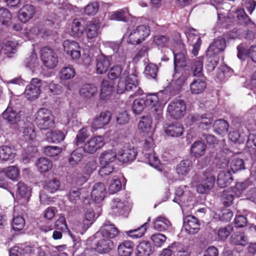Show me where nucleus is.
I'll use <instances>...</instances> for the list:
<instances>
[{
  "mask_svg": "<svg viewBox=\"0 0 256 256\" xmlns=\"http://www.w3.org/2000/svg\"><path fill=\"white\" fill-rule=\"evenodd\" d=\"M144 108H148L150 113L156 120H161L162 118V106L156 94H148L145 98L134 100L132 106V110L136 115L141 114Z\"/></svg>",
  "mask_w": 256,
  "mask_h": 256,
  "instance_id": "1",
  "label": "nucleus"
},
{
  "mask_svg": "<svg viewBox=\"0 0 256 256\" xmlns=\"http://www.w3.org/2000/svg\"><path fill=\"white\" fill-rule=\"evenodd\" d=\"M226 47V40L222 38L214 39L210 44L205 56V67L208 72H211L214 70L219 62V54L224 51Z\"/></svg>",
  "mask_w": 256,
  "mask_h": 256,
  "instance_id": "2",
  "label": "nucleus"
},
{
  "mask_svg": "<svg viewBox=\"0 0 256 256\" xmlns=\"http://www.w3.org/2000/svg\"><path fill=\"white\" fill-rule=\"evenodd\" d=\"M203 65V62L200 60H190L188 64L182 66L178 70H174V76L176 74H180L179 78L185 82L190 76L201 77L204 75Z\"/></svg>",
  "mask_w": 256,
  "mask_h": 256,
  "instance_id": "3",
  "label": "nucleus"
},
{
  "mask_svg": "<svg viewBox=\"0 0 256 256\" xmlns=\"http://www.w3.org/2000/svg\"><path fill=\"white\" fill-rule=\"evenodd\" d=\"M34 122L42 130H46L55 126L54 117L52 112L46 108H40L34 114Z\"/></svg>",
  "mask_w": 256,
  "mask_h": 256,
  "instance_id": "4",
  "label": "nucleus"
},
{
  "mask_svg": "<svg viewBox=\"0 0 256 256\" xmlns=\"http://www.w3.org/2000/svg\"><path fill=\"white\" fill-rule=\"evenodd\" d=\"M236 22L238 24L247 27L248 29L245 32V38L248 40H252L255 37V32L252 29L256 28V26L243 8H240L236 12Z\"/></svg>",
  "mask_w": 256,
  "mask_h": 256,
  "instance_id": "5",
  "label": "nucleus"
},
{
  "mask_svg": "<svg viewBox=\"0 0 256 256\" xmlns=\"http://www.w3.org/2000/svg\"><path fill=\"white\" fill-rule=\"evenodd\" d=\"M17 128L23 134L19 141L21 147L25 148V145H33L36 134L32 128V124L29 122L28 118L22 121V125H18Z\"/></svg>",
  "mask_w": 256,
  "mask_h": 256,
  "instance_id": "6",
  "label": "nucleus"
},
{
  "mask_svg": "<svg viewBox=\"0 0 256 256\" xmlns=\"http://www.w3.org/2000/svg\"><path fill=\"white\" fill-rule=\"evenodd\" d=\"M172 51L174 54V70H178L179 68L188 64L186 58V50L181 40H177L174 46V50Z\"/></svg>",
  "mask_w": 256,
  "mask_h": 256,
  "instance_id": "7",
  "label": "nucleus"
},
{
  "mask_svg": "<svg viewBox=\"0 0 256 256\" xmlns=\"http://www.w3.org/2000/svg\"><path fill=\"white\" fill-rule=\"evenodd\" d=\"M150 26L140 25L132 30L128 36L127 42L131 44H139L150 34Z\"/></svg>",
  "mask_w": 256,
  "mask_h": 256,
  "instance_id": "8",
  "label": "nucleus"
},
{
  "mask_svg": "<svg viewBox=\"0 0 256 256\" xmlns=\"http://www.w3.org/2000/svg\"><path fill=\"white\" fill-rule=\"evenodd\" d=\"M40 58L44 66L52 69L56 66L58 64L57 53L50 47L45 46L40 50Z\"/></svg>",
  "mask_w": 256,
  "mask_h": 256,
  "instance_id": "9",
  "label": "nucleus"
},
{
  "mask_svg": "<svg viewBox=\"0 0 256 256\" xmlns=\"http://www.w3.org/2000/svg\"><path fill=\"white\" fill-rule=\"evenodd\" d=\"M2 116L8 123L16 124V126L19 124L22 125V121L30 118L24 112L21 110L17 112L10 106H8L2 114Z\"/></svg>",
  "mask_w": 256,
  "mask_h": 256,
  "instance_id": "10",
  "label": "nucleus"
},
{
  "mask_svg": "<svg viewBox=\"0 0 256 256\" xmlns=\"http://www.w3.org/2000/svg\"><path fill=\"white\" fill-rule=\"evenodd\" d=\"M138 86V82L136 74H130L126 78L120 77L117 85V92L122 94L126 92L136 89Z\"/></svg>",
  "mask_w": 256,
  "mask_h": 256,
  "instance_id": "11",
  "label": "nucleus"
},
{
  "mask_svg": "<svg viewBox=\"0 0 256 256\" xmlns=\"http://www.w3.org/2000/svg\"><path fill=\"white\" fill-rule=\"evenodd\" d=\"M230 130L228 134L229 140L235 144H242L245 142L246 137L249 133V130L242 123L240 122L238 125Z\"/></svg>",
  "mask_w": 256,
  "mask_h": 256,
  "instance_id": "12",
  "label": "nucleus"
},
{
  "mask_svg": "<svg viewBox=\"0 0 256 256\" xmlns=\"http://www.w3.org/2000/svg\"><path fill=\"white\" fill-rule=\"evenodd\" d=\"M216 178L209 170L202 172L201 182L196 188L197 192L200 194H207L213 188Z\"/></svg>",
  "mask_w": 256,
  "mask_h": 256,
  "instance_id": "13",
  "label": "nucleus"
},
{
  "mask_svg": "<svg viewBox=\"0 0 256 256\" xmlns=\"http://www.w3.org/2000/svg\"><path fill=\"white\" fill-rule=\"evenodd\" d=\"M54 228L57 230L68 233L73 242L72 246L75 250H78L81 246L80 237L78 235L74 234L68 229L66 218L64 216H60L59 218L56 221Z\"/></svg>",
  "mask_w": 256,
  "mask_h": 256,
  "instance_id": "14",
  "label": "nucleus"
},
{
  "mask_svg": "<svg viewBox=\"0 0 256 256\" xmlns=\"http://www.w3.org/2000/svg\"><path fill=\"white\" fill-rule=\"evenodd\" d=\"M167 111L172 118L180 119L185 114L186 103L184 100L180 99L172 101L168 106Z\"/></svg>",
  "mask_w": 256,
  "mask_h": 256,
  "instance_id": "15",
  "label": "nucleus"
},
{
  "mask_svg": "<svg viewBox=\"0 0 256 256\" xmlns=\"http://www.w3.org/2000/svg\"><path fill=\"white\" fill-rule=\"evenodd\" d=\"M132 206L128 201H122L117 198L112 200V209L116 216H122L126 218L131 210Z\"/></svg>",
  "mask_w": 256,
  "mask_h": 256,
  "instance_id": "16",
  "label": "nucleus"
},
{
  "mask_svg": "<svg viewBox=\"0 0 256 256\" xmlns=\"http://www.w3.org/2000/svg\"><path fill=\"white\" fill-rule=\"evenodd\" d=\"M64 52L73 60H78L81 56V48L79 44L72 40H65L62 44Z\"/></svg>",
  "mask_w": 256,
  "mask_h": 256,
  "instance_id": "17",
  "label": "nucleus"
},
{
  "mask_svg": "<svg viewBox=\"0 0 256 256\" xmlns=\"http://www.w3.org/2000/svg\"><path fill=\"white\" fill-rule=\"evenodd\" d=\"M105 144L104 138L98 136L90 138L82 146V150L89 154H93L101 148Z\"/></svg>",
  "mask_w": 256,
  "mask_h": 256,
  "instance_id": "18",
  "label": "nucleus"
},
{
  "mask_svg": "<svg viewBox=\"0 0 256 256\" xmlns=\"http://www.w3.org/2000/svg\"><path fill=\"white\" fill-rule=\"evenodd\" d=\"M105 144L104 138L98 136L90 138L82 146V150L89 154H93L101 148Z\"/></svg>",
  "mask_w": 256,
  "mask_h": 256,
  "instance_id": "19",
  "label": "nucleus"
},
{
  "mask_svg": "<svg viewBox=\"0 0 256 256\" xmlns=\"http://www.w3.org/2000/svg\"><path fill=\"white\" fill-rule=\"evenodd\" d=\"M185 82L178 77L176 80H172L171 83L166 86L164 90L156 93V95L162 94L165 95V98L167 96H174L179 94L181 91Z\"/></svg>",
  "mask_w": 256,
  "mask_h": 256,
  "instance_id": "20",
  "label": "nucleus"
},
{
  "mask_svg": "<svg viewBox=\"0 0 256 256\" xmlns=\"http://www.w3.org/2000/svg\"><path fill=\"white\" fill-rule=\"evenodd\" d=\"M137 154V150L134 147L124 146L118 153V161L122 163H130L136 158Z\"/></svg>",
  "mask_w": 256,
  "mask_h": 256,
  "instance_id": "21",
  "label": "nucleus"
},
{
  "mask_svg": "<svg viewBox=\"0 0 256 256\" xmlns=\"http://www.w3.org/2000/svg\"><path fill=\"white\" fill-rule=\"evenodd\" d=\"M118 234V228L115 226L114 224L108 221L104 224L94 236H97L101 234L104 238L111 240L116 237Z\"/></svg>",
  "mask_w": 256,
  "mask_h": 256,
  "instance_id": "22",
  "label": "nucleus"
},
{
  "mask_svg": "<svg viewBox=\"0 0 256 256\" xmlns=\"http://www.w3.org/2000/svg\"><path fill=\"white\" fill-rule=\"evenodd\" d=\"M200 222L194 216L188 215L183 219L182 227L189 234H194L200 230Z\"/></svg>",
  "mask_w": 256,
  "mask_h": 256,
  "instance_id": "23",
  "label": "nucleus"
},
{
  "mask_svg": "<svg viewBox=\"0 0 256 256\" xmlns=\"http://www.w3.org/2000/svg\"><path fill=\"white\" fill-rule=\"evenodd\" d=\"M110 58L101 53L98 54L96 58V70L98 74H105L109 69L110 66Z\"/></svg>",
  "mask_w": 256,
  "mask_h": 256,
  "instance_id": "24",
  "label": "nucleus"
},
{
  "mask_svg": "<svg viewBox=\"0 0 256 256\" xmlns=\"http://www.w3.org/2000/svg\"><path fill=\"white\" fill-rule=\"evenodd\" d=\"M100 24L98 20L94 19L86 22L84 32H85L88 40H92L97 37L100 33Z\"/></svg>",
  "mask_w": 256,
  "mask_h": 256,
  "instance_id": "25",
  "label": "nucleus"
},
{
  "mask_svg": "<svg viewBox=\"0 0 256 256\" xmlns=\"http://www.w3.org/2000/svg\"><path fill=\"white\" fill-rule=\"evenodd\" d=\"M155 251V246L152 242L142 240L136 246V256H150Z\"/></svg>",
  "mask_w": 256,
  "mask_h": 256,
  "instance_id": "26",
  "label": "nucleus"
},
{
  "mask_svg": "<svg viewBox=\"0 0 256 256\" xmlns=\"http://www.w3.org/2000/svg\"><path fill=\"white\" fill-rule=\"evenodd\" d=\"M118 153L114 150H108L103 152L99 156L100 164L114 165L118 159Z\"/></svg>",
  "mask_w": 256,
  "mask_h": 256,
  "instance_id": "27",
  "label": "nucleus"
},
{
  "mask_svg": "<svg viewBox=\"0 0 256 256\" xmlns=\"http://www.w3.org/2000/svg\"><path fill=\"white\" fill-rule=\"evenodd\" d=\"M94 252H96L100 254H108L114 247L113 242L110 239L102 238L99 240L94 244Z\"/></svg>",
  "mask_w": 256,
  "mask_h": 256,
  "instance_id": "28",
  "label": "nucleus"
},
{
  "mask_svg": "<svg viewBox=\"0 0 256 256\" xmlns=\"http://www.w3.org/2000/svg\"><path fill=\"white\" fill-rule=\"evenodd\" d=\"M106 194V188L104 184L101 182L96 183L91 192V196L93 200L99 204L102 202Z\"/></svg>",
  "mask_w": 256,
  "mask_h": 256,
  "instance_id": "29",
  "label": "nucleus"
},
{
  "mask_svg": "<svg viewBox=\"0 0 256 256\" xmlns=\"http://www.w3.org/2000/svg\"><path fill=\"white\" fill-rule=\"evenodd\" d=\"M164 128L166 134L171 137H178L184 132L182 125L178 122L165 124Z\"/></svg>",
  "mask_w": 256,
  "mask_h": 256,
  "instance_id": "30",
  "label": "nucleus"
},
{
  "mask_svg": "<svg viewBox=\"0 0 256 256\" xmlns=\"http://www.w3.org/2000/svg\"><path fill=\"white\" fill-rule=\"evenodd\" d=\"M35 12L34 7L30 4H27L20 10L18 17L22 22L26 23L33 17Z\"/></svg>",
  "mask_w": 256,
  "mask_h": 256,
  "instance_id": "31",
  "label": "nucleus"
},
{
  "mask_svg": "<svg viewBox=\"0 0 256 256\" xmlns=\"http://www.w3.org/2000/svg\"><path fill=\"white\" fill-rule=\"evenodd\" d=\"M206 148V146L203 140H196L190 146V153L192 156L199 158L205 154Z\"/></svg>",
  "mask_w": 256,
  "mask_h": 256,
  "instance_id": "32",
  "label": "nucleus"
},
{
  "mask_svg": "<svg viewBox=\"0 0 256 256\" xmlns=\"http://www.w3.org/2000/svg\"><path fill=\"white\" fill-rule=\"evenodd\" d=\"M16 150L12 145H2L0 146V160H12L15 157Z\"/></svg>",
  "mask_w": 256,
  "mask_h": 256,
  "instance_id": "33",
  "label": "nucleus"
},
{
  "mask_svg": "<svg viewBox=\"0 0 256 256\" xmlns=\"http://www.w3.org/2000/svg\"><path fill=\"white\" fill-rule=\"evenodd\" d=\"M114 88V84L112 82L106 80H102L101 83L100 98L104 100H108Z\"/></svg>",
  "mask_w": 256,
  "mask_h": 256,
  "instance_id": "34",
  "label": "nucleus"
},
{
  "mask_svg": "<svg viewBox=\"0 0 256 256\" xmlns=\"http://www.w3.org/2000/svg\"><path fill=\"white\" fill-rule=\"evenodd\" d=\"M150 218H149L148 220V221L141 225L140 226H138L136 228L126 231L125 232L126 234L128 236L134 239L142 238L144 235L146 229L148 228L149 225L148 222L150 221Z\"/></svg>",
  "mask_w": 256,
  "mask_h": 256,
  "instance_id": "35",
  "label": "nucleus"
},
{
  "mask_svg": "<svg viewBox=\"0 0 256 256\" xmlns=\"http://www.w3.org/2000/svg\"><path fill=\"white\" fill-rule=\"evenodd\" d=\"M25 146V148L22 147L23 148V152L21 162L26 164L29 163L30 160L35 156L38 152V148L34 145Z\"/></svg>",
  "mask_w": 256,
  "mask_h": 256,
  "instance_id": "36",
  "label": "nucleus"
},
{
  "mask_svg": "<svg viewBox=\"0 0 256 256\" xmlns=\"http://www.w3.org/2000/svg\"><path fill=\"white\" fill-rule=\"evenodd\" d=\"M206 86L204 78L194 79L190 84V90L193 94H200L204 92Z\"/></svg>",
  "mask_w": 256,
  "mask_h": 256,
  "instance_id": "37",
  "label": "nucleus"
},
{
  "mask_svg": "<svg viewBox=\"0 0 256 256\" xmlns=\"http://www.w3.org/2000/svg\"><path fill=\"white\" fill-rule=\"evenodd\" d=\"M192 168V162L190 159L182 160L176 167V172L179 176L187 175Z\"/></svg>",
  "mask_w": 256,
  "mask_h": 256,
  "instance_id": "38",
  "label": "nucleus"
},
{
  "mask_svg": "<svg viewBox=\"0 0 256 256\" xmlns=\"http://www.w3.org/2000/svg\"><path fill=\"white\" fill-rule=\"evenodd\" d=\"M233 180V177L230 171H222L218 174L217 184L220 188H223L229 185Z\"/></svg>",
  "mask_w": 256,
  "mask_h": 256,
  "instance_id": "39",
  "label": "nucleus"
},
{
  "mask_svg": "<svg viewBox=\"0 0 256 256\" xmlns=\"http://www.w3.org/2000/svg\"><path fill=\"white\" fill-rule=\"evenodd\" d=\"M83 18H75L73 20L71 32L74 36L80 37L84 33L85 26Z\"/></svg>",
  "mask_w": 256,
  "mask_h": 256,
  "instance_id": "40",
  "label": "nucleus"
},
{
  "mask_svg": "<svg viewBox=\"0 0 256 256\" xmlns=\"http://www.w3.org/2000/svg\"><path fill=\"white\" fill-rule=\"evenodd\" d=\"M66 133L60 130H54L48 132L46 134V140L49 142L58 144L63 141Z\"/></svg>",
  "mask_w": 256,
  "mask_h": 256,
  "instance_id": "41",
  "label": "nucleus"
},
{
  "mask_svg": "<svg viewBox=\"0 0 256 256\" xmlns=\"http://www.w3.org/2000/svg\"><path fill=\"white\" fill-rule=\"evenodd\" d=\"M246 146L252 157L256 160V134H248Z\"/></svg>",
  "mask_w": 256,
  "mask_h": 256,
  "instance_id": "42",
  "label": "nucleus"
},
{
  "mask_svg": "<svg viewBox=\"0 0 256 256\" xmlns=\"http://www.w3.org/2000/svg\"><path fill=\"white\" fill-rule=\"evenodd\" d=\"M134 244L130 240H125L120 244L118 252L120 256H130L134 250Z\"/></svg>",
  "mask_w": 256,
  "mask_h": 256,
  "instance_id": "43",
  "label": "nucleus"
},
{
  "mask_svg": "<svg viewBox=\"0 0 256 256\" xmlns=\"http://www.w3.org/2000/svg\"><path fill=\"white\" fill-rule=\"evenodd\" d=\"M16 195L28 202L31 196L30 188L24 182H20L17 184Z\"/></svg>",
  "mask_w": 256,
  "mask_h": 256,
  "instance_id": "44",
  "label": "nucleus"
},
{
  "mask_svg": "<svg viewBox=\"0 0 256 256\" xmlns=\"http://www.w3.org/2000/svg\"><path fill=\"white\" fill-rule=\"evenodd\" d=\"M236 194L232 188L224 190L220 194L221 202L225 206H230L232 204Z\"/></svg>",
  "mask_w": 256,
  "mask_h": 256,
  "instance_id": "45",
  "label": "nucleus"
},
{
  "mask_svg": "<svg viewBox=\"0 0 256 256\" xmlns=\"http://www.w3.org/2000/svg\"><path fill=\"white\" fill-rule=\"evenodd\" d=\"M36 166L38 171L42 174L48 172L52 169V162L47 158H40L37 160Z\"/></svg>",
  "mask_w": 256,
  "mask_h": 256,
  "instance_id": "46",
  "label": "nucleus"
},
{
  "mask_svg": "<svg viewBox=\"0 0 256 256\" xmlns=\"http://www.w3.org/2000/svg\"><path fill=\"white\" fill-rule=\"evenodd\" d=\"M230 242L236 246H244L248 244V239L244 232H235L230 236Z\"/></svg>",
  "mask_w": 256,
  "mask_h": 256,
  "instance_id": "47",
  "label": "nucleus"
},
{
  "mask_svg": "<svg viewBox=\"0 0 256 256\" xmlns=\"http://www.w3.org/2000/svg\"><path fill=\"white\" fill-rule=\"evenodd\" d=\"M32 247L27 245L15 246L10 250V256H25L32 252Z\"/></svg>",
  "mask_w": 256,
  "mask_h": 256,
  "instance_id": "48",
  "label": "nucleus"
},
{
  "mask_svg": "<svg viewBox=\"0 0 256 256\" xmlns=\"http://www.w3.org/2000/svg\"><path fill=\"white\" fill-rule=\"evenodd\" d=\"M152 117L148 115L143 116L141 117L138 124V128L144 133H149L152 129Z\"/></svg>",
  "mask_w": 256,
  "mask_h": 256,
  "instance_id": "49",
  "label": "nucleus"
},
{
  "mask_svg": "<svg viewBox=\"0 0 256 256\" xmlns=\"http://www.w3.org/2000/svg\"><path fill=\"white\" fill-rule=\"evenodd\" d=\"M12 16L6 8H0V22L6 28H8L12 24Z\"/></svg>",
  "mask_w": 256,
  "mask_h": 256,
  "instance_id": "50",
  "label": "nucleus"
},
{
  "mask_svg": "<svg viewBox=\"0 0 256 256\" xmlns=\"http://www.w3.org/2000/svg\"><path fill=\"white\" fill-rule=\"evenodd\" d=\"M82 146L78 147L70 154L68 161L69 164L74 166L77 165L83 158Z\"/></svg>",
  "mask_w": 256,
  "mask_h": 256,
  "instance_id": "51",
  "label": "nucleus"
},
{
  "mask_svg": "<svg viewBox=\"0 0 256 256\" xmlns=\"http://www.w3.org/2000/svg\"><path fill=\"white\" fill-rule=\"evenodd\" d=\"M233 216L232 212L230 209H223L216 212L214 216V218L222 222H229Z\"/></svg>",
  "mask_w": 256,
  "mask_h": 256,
  "instance_id": "52",
  "label": "nucleus"
},
{
  "mask_svg": "<svg viewBox=\"0 0 256 256\" xmlns=\"http://www.w3.org/2000/svg\"><path fill=\"white\" fill-rule=\"evenodd\" d=\"M25 224L26 221L23 216L14 214L11 222V226L12 230L18 232H20L24 228Z\"/></svg>",
  "mask_w": 256,
  "mask_h": 256,
  "instance_id": "53",
  "label": "nucleus"
},
{
  "mask_svg": "<svg viewBox=\"0 0 256 256\" xmlns=\"http://www.w3.org/2000/svg\"><path fill=\"white\" fill-rule=\"evenodd\" d=\"M214 128L216 133L220 135H224L227 132L229 128V124L226 120L219 119L214 122Z\"/></svg>",
  "mask_w": 256,
  "mask_h": 256,
  "instance_id": "54",
  "label": "nucleus"
},
{
  "mask_svg": "<svg viewBox=\"0 0 256 256\" xmlns=\"http://www.w3.org/2000/svg\"><path fill=\"white\" fill-rule=\"evenodd\" d=\"M97 88L93 84H86L80 90L81 96L86 98L94 96L97 93Z\"/></svg>",
  "mask_w": 256,
  "mask_h": 256,
  "instance_id": "55",
  "label": "nucleus"
},
{
  "mask_svg": "<svg viewBox=\"0 0 256 256\" xmlns=\"http://www.w3.org/2000/svg\"><path fill=\"white\" fill-rule=\"evenodd\" d=\"M233 230V226L230 224L219 228L216 232L218 240L224 241L226 240Z\"/></svg>",
  "mask_w": 256,
  "mask_h": 256,
  "instance_id": "56",
  "label": "nucleus"
},
{
  "mask_svg": "<svg viewBox=\"0 0 256 256\" xmlns=\"http://www.w3.org/2000/svg\"><path fill=\"white\" fill-rule=\"evenodd\" d=\"M234 73L233 70L227 65L220 66L218 69L216 78L222 81L230 78Z\"/></svg>",
  "mask_w": 256,
  "mask_h": 256,
  "instance_id": "57",
  "label": "nucleus"
},
{
  "mask_svg": "<svg viewBox=\"0 0 256 256\" xmlns=\"http://www.w3.org/2000/svg\"><path fill=\"white\" fill-rule=\"evenodd\" d=\"M89 136V132L86 127H82L78 132L76 138L74 141V144L77 146H81L85 140Z\"/></svg>",
  "mask_w": 256,
  "mask_h": 256,
  "instance_id": "58",
  "label": "nucleus"
},
{
  "mask_svg": "<svg viewBox=\"0 0 256 256\" xmlns=\"http://www.w3.org/2000/svg\"><path fill=\"white\" fill-rule=\"evenodd\" d=\"M230 169L234 174L245 170L244 160L239 158H234L230 163Z\"/></svg>",
  "mask_w": 256,
  "mask_h": 256,
  "instance_id": "59",
  "label": "nucleus"
},
{
  "mask_svg": "<svg viewBox=\"0 0 256 256\" xmlns=\"http://www.w3.org/2000/svg\"><path fill=\"white\" fill-rule=\"evenodd\" d=\"M40 93V88L32 85H28L26 88L24 94L27 98L30 100H34L37 98Z\"/></svg>",
  "mask_w": 256,
  "mask_h": 256,
  "instance_id": "60",
  "label": "nucleus"
},
{
  "mask_svg": "<svg viewBox=\"0 0 256 256\" xmlns=\"http://www.w3.org/2000/svg\"><path fill=\"white\" fill-rule=\"evenodd\" d=\"M158 68L156 64L150 63L145 68L144 74L148 78L157 80V74Z\"/></svg>",
  "mask_w": 256,
  "mask_h": 256,
  "instance_id": "61",
  "label": "nucleus"
},
{
  "mask_svg": "<svg viewBox=\"0 0 256 256\" xmlns=\"http://www.w3.org/2000/svg\"><path fill=\"white\" fill-rule=\"evenodd\" d=\"M75 75V69L72 66L63 68L60 72V78L62 80H70Z\"/></svg>",
  "mask_w": 256,
  "mask_h": 256,
  "instance_id": "62",
  "label": "nucleus"
},
{
  "mask_svg": "<svg viewBox=\"0 0 256 256\" xmlns=\"http://www.w3.org/2000/svg\"><path fill=\"white\" fill-rule=\"evenodd\" d=\"M170 40L168 36L164 35H156L153 37L152 42L158 48L166 47Z\"/></svg>",
  "mask_w": 256,
  "mask_h": 256,
  "instance_id": "63",
  "label": "nucleus"
},
{
  "mask_svg": "<svg viewBox=\"0 0 256 256\" xmlns=\"http://www.w3.org/2000/svg\"><path fill=\"white\" fill-rule=\"evenodd\" d=\"M60 183L56 178H53L46 182L44 188L50 193L56 192L60 188Z\"/></svg>",
  "mask_w": 256,
  "mask_h": 256,
  "instance_id": "64",
  "label": "nucleus"
}]
</instances>
